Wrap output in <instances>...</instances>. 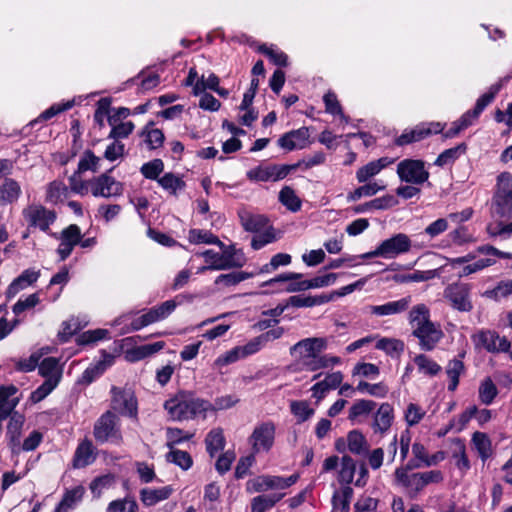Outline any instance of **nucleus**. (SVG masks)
I'll return each mask as SVG.
<instances>
[{
  "instance_id": "nucleus-9",
  "label": "nucleus",
  "mask_w": 512,
  "mask_h": 512,
  "mask_svg": "<svg viewBox=\"0 0 512 512\" xmlns=\"http://www.w3.org/2000/svg\"><path fill=\"white\" fill-rule=\"evenodd\" d=\"M22 216L27 223L28 229L35 228L48 233L50 226L56 221L57 215L54 210L48 209L41 204H30L22 210Z\"/></svg>"
},
{
  "instance_id": "nucleus-32",
  "label": "nucleus",
  "mask_w": 512,
  "mask_h": 512,
  "mask_svg": "<svg viewBox=\"0 0 512 512\" xmlns=\"http://www.w3.org/2000/svg\"><path fill=\"white\" fill-rule=\"evenodd\" d=\"M95 460L94 448L89 440L82 441L74 454L73 466L75 468H83L91 464Z\"/></svg>"
},
{
  "instance_id": "nucleus-38",
  "label": "nucleus",
  "mask_w": 512,
  "mask_h": 512,
  "mask_svg": "<svg viewBox=\"0 0 512 512\" xmlns=\"http://www.w3.org/2000/svg\"><path fill=\"white\" fill-rule=\"evenodd\" d=\"M285 496L284 493L262 494L251 501V512H265Z\"/></svg>"
},
{
  "instance_id": "nucleus-21",
  "label": "nucleus",
  "mask_w": 512,
  "mask_h": 512,
  "mask_svg": "<svg viewBox=\"0 0 512 512\" xmlns=\"http://www.w3.org/2000/svg\"><path fill=\"white\" fill-rule=\"evenodd\" d=\"M411 304V297L406 296L396 301L387 302L381 305H372L369 307V312L372 315L383 317L401 314L406 311Z\"/></svg>"
},
{
  "instance_id": "nucleus-39",
  "label": "nucleus",
  "mask_w": 512,
  "mask_h": 512,
  "mask_svg": "<svg viewBox=\"0 0 512 512\" xmlns=\"http://www.w3.org/2000/svg\"><path fill=\"white\" fill-rule=\"evenodd\" d=\"M413 361L419 373L425 376L434 377L442 370V367L436 361L425 354L416 355Z\"/></svg>"
},
{
  "instance_id": "nucleus-33",
  "label": "nucleus",
  "mask_w": 512,
  "mask_h": 512,
  "mask_svg": "<svg viewBox=\"0 0 512 512\" xmlns=\"http://www.w3.org/2000/svg\"><path fill=\"white\" fill-rule=\"evenodd\" d=\"M511 79V76H505L500 78L496 83L491 85L487 92L481 95L475 104L474 109L476 113H482L483 110L494 100L495 96L502 89L504 85H506Z\"/></svg>"
},
{
  "instance_id": "nucleus-64",
  "label": "nucleus",
  "mask_w": 512,
  "mask_h": 512,
  "mask_svg": "<svg viewBox=\"0 0 512 512\" xmlns=\"http://www.w3.org/2000/svg\"><path fill=\"white\" fill-rule=\"evenodd\" d=\"M252 276V273L247 272H232L228 274H221L215 279V284L223 285L225 287L235 286L238 283L251 278Z\"/></svg>"
},
{
  "instance_id": "nucleus-16",
  "label": "nucleus",
  "mask_w": 512,
  "mask_h": 512,
  "mask_svg": "<svg viewBox=\"0 0 512 512\" xmlns=\"http://www.w3.org/2000/svg\"><path fill=\"white\" fill-rule=\"evenodd\" d=\"M412 335L418 339L419 346L424 351L434 350L444 337L440 325L434 322L413 330Z\"/></svg>"
},
{
  "instance_id": "nucleus-6",
  "label": "nucleus",
  "mask_w": 512,
  "mask_h": 512,
  "mask_svg": "<svg viewBox=\"0 0 512 512\" xmlns=\"http://www.w3.org/2000/svg\"><path fill=\"white\" fill-rule=\"evenodd\" d=\"M328 346L324 337H309L298 341L290 348V354L308 370V363L313 362L317 355Z\"/></svg>"
},
{
  "instance_id": "nucleus-23",
  "label": "nucleus",
  "mask_w": 512,
  "mask_h": 512,
  "mask_svg": "<svg viewBox=\"0 0 512 512\" xmlns=\"http://www.w3.org/2000/svg\"><path fill=\"white\" fill-rule=\"evenodd\" d=\"M393 162L394 160L388 157H382L371 161L356 171V179L360 183H365L378 175L384 168L391 165Z\"/></svg>"
},
{
  "instance_id": "nucleus-25",
  "label": "nucleus",
  "mask_w": 512,
  "mask_h": 512,
  "mask_svg": "<svg viewBox=\"0 0 512 512\" xmlns=\"http://www.w3.org/2000/svg\"><path fill=\"white\" fill-rule=\"evenodd\" d=\"M18 389L14 385L0 387V422L7 418L19 402Z\"/></svg>"
},
{
  "instance_id": "nucleus-3",
  "label": "nucleus",
  "mask_w": 512,
  "mask_h": 512,
  "mask_svg": "<svg viewBox=\"0 0 512 512\" xmlns=\"http://www.w3.org/2000/svg\"><path fill=\"white\" fill-rule=\"evenodd\" d=\"M491 213L495 221L504 222L512 217V174L509 172H502L497 177Z\"/></svg>"
},
{
  "instance_id": "nucleus-41",
  "label": "nucleus",
  "mask_w": 512,
  "mask_h": 512,
  "mask_svg": "<svg viewBox=\"0 0 512 512\" xmlns=\"http://www.w3.org/2000/svg\"><path fill=\"white\" fill-rule=\"evenodd\" d=\"M465 366L460 358H454L448 362L445 371L449 379L448 390L454 392L459 384V378L464 372Z\"/></svg>"
},
{
  "instance_id": "nucleus-28",
  "label": "nucleus",
  "mask_w": 512,
  "mask_h": 512,
  "mask_svg": "<svg viewBox=\"0 0 512 512\" xmlns=\"http://www.w3.org/2000/svg\"><path fill=\"white\" fill-rule=\"evenodd\" d=\"M376 402L368 399L356 400L349 409L348 419L353 423L362 422L376 407Z\"/></svg>"
},
{
  "instance_id": "nucleus-22",
  "label": "nucleus",
  "mask_w": 512,
  "mask_h": 512,
  "mask_svg": "<svg viewBox=\"0 0 512 512\" xmlns=\"http://www.w3.org/2000/svg\"><path fill=\"white\" fill-rule=\"evenodd\" d=\"M174 492L171 485L159 488H143L139 492L141 503L146 507H152L156 504L167 500Z\"/></svg>"
},
{
  "instance_id": "nucleus-15",
  "label": "nucleus",
  "mask_w": 512,
  "mask_h": 512,
  "mask_svg": "<svg viewBox=\"0 0 512 512\" xmlns=\"http://www.w3.org/2000/svg\"><path fill=\"white\" fill-rule=\"evenodd\" d=\"M444 298L458 311L469 312L473 308L468 284L457 282L448 285L444 290Z\"/></svg>"
},
{
  "instance_id": "nucleus-34",
  "label": "nucleus",
  "mask_w": 512,
  "mask_h": 512,
  "mask_svg": "<svg viewBox=\"0 0 512 512\" xmlns=\"http://www.w3.org/2000/svg\"><path fill=\"white\" fill-rule=\"evenodd\" d=\"M240 222L246 231L258 233L264 230L267 226L268 220L265 216L260 214H252L250 212H241L239 214Z\"/></svg>"
},
{
  "instance_id": "nucleus-60",
  "label": "nucleus",
  "mask_w": 512,
  "mask_h": 512,
  "mask_svg": "<svg viewBox=\"0 0 512 512\" xmlns=\"http://www.w3.org/2000/svg\"><path fill=\"white\" fill-rule=\"evenodd\" d=\"M206 263V268L209 270H227L228 264L223 261L221 252H216L212 249L205 250L200 254Z\"/></svg>"
},
{
  "instance_id": "nucleus-14",
  "label": "nucleus",
  "mask_w": 512,
  "mask_h": 512,
  "mask_svg": "<svg viewBox=\"0 0 512 512\" xmlns=\"http://www.w3.org/2000/svg\"><path fill=\"white\" fill-rule=\"evenodd\" d=\"M90 185L92 186V195L94 197L113 198L121 196L124 192L123 183L108 173L91 178Z\"/></svg>"
},
{
  "instance_id": "nucleus-50",
  "label": "nucleus",
  "mask_w": 512,
  "mask_h": 512,
  "mask_svg": "<svg viewBox=\"0 0 512 512\" xmlns=\"http://www.w3.org/2000/svg\"><path fill=\"white\" fill-rule=\"evenodd\" d=\"M138 510V503L133 496L115 499L106 508V512H138Z\"/></svg>"
},
{
  "instance_id": "nucleus-42",
  "label": "nucleus",
  "mask_w": 512,
  "mask_h": 512,
  "mask_svg": "<svg viewBox=\"0 0 512 512\" xmlns=\"http://www.w3.org/2000/svg\"><path fill=\"white\" fill-rule=\"evenodd\" d=\"M352 497L353 489L350 486L336 490L332 497L333 509L337 512H349Z\"/></svg>"
},
{
  "instance_id": "nucleus-10",
  "label": "nucleus",
  "mask_w": 512,
  "mask_h": 512,
  "mask_svg": "<svg viewBox=\"0 0 512 512\" xmlns=\"http://www.w3.org/2000/svg\"><path fill=\"white\" fill-rule=\"evenodd\" d=\"M397 175L402 182L421 185L428 181L430 173L420 159H404L397 164Z\"/></svg>"
},
{
  "instance_id": "nucleus-8",
  "label": "nucleus",
  "mask_w": 512,
  "mask_h": 512,
  "mask_svg": "<svg viewBox=\"0 0 512 512\" xmlns=\"http://www.w3.org/2000/svg\"><path fill=\"white\" fill-rule=\"evenodd\" d=\"M275 434L276 427L272 421L258 423L248 437L252 454L268 453L274 445Z\"/></svg>"
},
{
  "instance_id": "nucleus-47",
  "label": "nucleus",
  "mask_w": 512,
  "mask_h": 512,
  "mask_svg": "<svg viewBox=\"0 0 512 512\" xmlns=\"http://www.w3.org/2000/svg\"><path fill=\"white\" fill-rule=\"evenodd\" d=\"M440 270L441 269H433L426 271L415 270L414 272L409 274L396 275L394 277V280L398 283L424 282L438 277L440 275Z\"/></svg>"
},
{
  "instance_id": "nucleus-45",
  "label": "nucleus",
  "mask_w": 512,
  "mask_h": 512,
  "mask_svg": "<svg viewBox=\"0 0 512 512\" xmlns=\"http://www.w3.org/2000/svg\"><path fill=\"white\" fill-rule=\"evenodd\" d=\"M220 249L223 261L229 265L228 269L240 268L245 264L246 259L243 252L236 249L234 245L226 246L224 244V247Z\"/></svg>"
},
{
  "instance_id": "nucleus-12",
  "label": "nucleus",
  "mask_w": 512,
  "mask_h": 512,
  "mask_svg": "<svg viewBox=\"0 0 512 512\" xmlns=\"http://www.w3.org/2000/svg\"><path fill=\"white\" fill-rule=\"evenodd\" d=\"M300 167V164L291 165H260L253 169H250L246 176L251 181L256 182H268V181H279L284 179L290 172Z\"/></svg>"
},
{
  "instance_id": "nucleus-13",
  "label": "nucleus",
  "mask_w": 512,
  "mask_h": 512,
  "mask_svg": "<svg viewBox=\"0 0 512 512\" xmlns=\"http://www.w3.org/2000/svg\"><path fill=\"white\" fill-rule=\"evenodd\" d=\"M111 408L120 415L135 418L138 412L137 399L129 388H111Z\"/></svg>"
},
{
  "instance_id": "nucleus-51",
  "label": "nucleus",
  "mask_w": 512,
  "mask_h": 512,
  "mask_svg": "<svg viewBox=\"0 0 512 512\" xmlns=\"http://www.w3.org/2000/svg\"><path fill=\"white\" fill-rule=\"evenodd\" d=\"M356 473V463L350 456L341 458L340 470L338 471V481L348 486L353 482Z\"/></svg>"
},
{
  "instance_id": "nucleus-53",
  "label": "nucleus",
  "mask_w": 512,
  "mask_h": 512,
  "mask_svg": "<svg viewBox=\"0 0 512 512\" xmlns=\"http://www.w3.org/2000/svg\"><path fill=\"white\" fill-rule=\"evenodd\" d=\"M188 239L191 243L199 244H215L219 246V248L224 247V243L219 240V238L213 235L211 232L201 229H191L189 231Z\"/></svg>"
},
{
  "instance_id": "nucleus-24",
  "label": "nucleus",
  "mask_w": 512,
  "mask_h": 512,
  "mask_svg": "<svg viewBox=\"0 0 512 512\" xmlns=\"http://www.w3.org/2000/svg\"><path fill=\"white\" fill-rule=\"evenodd\" d=\"M394 420V410L389 403H382L376 411L373 419V430L375 433L387 432Z\"/></svg>"
},
{
  "instance_id": "nucleus-20",
  "label": "nucleus",
  "mask_w": 512,
  "mask_h": 512,
  "mask_svg": "<svg viewBox=\"0 0 512 512\" xmlns=\"http://www.w3.org/2000/svg\"><path fill=\"white\" fill-rule=\"evenodd\" d=\"M40 277V271L30 268L24 270L8 286L5 295L7 299L14 298L19 292L33 285Z\"/></svg>"
},
{
  "instance_id": "nucleus-5",
  "label": "nucleus",
  "mask_w": 512,
  "mask_h": 512,
  "mask_svg": "<svg viewBox=\"0 0 512 512\" xmlns=\"http://www.w3.org/2000/svg\"><path fill=\"white\" fill-rule=\"evenodd\" d=\"M93 435L98 443L112 442L120 444L123 437L120 430V420L116 413L106 411L102 414L94 424Z\"/></svg>"
},
{
  "instance_id": "nucleus-18",
  "label": "nucleus",
  "mask_w": 512,
  "mask_h": 512,
  "mask_svg": "<svg viewBox=\"0 0 512 512\" xmlns=\"http://www.w3.org/2000/svg\"><path fill=\"white\" fill-rule=\"evenodd\" d=\"M473 340L477 346H480L488 352H507L511 347V343L505 338L500 337L492 331H479L473 336Z\"/></svg>"
},
{
  "instance_id": "nucleus-26",
  "label": "nucleus",
  "mask_w": 512,
  "mask_h": 512,
  "mask_svg": "<svg viewBox=\"0 0 512 512\" xmlns=\"http://www.w3.org/2000/svg\"><path fill=\"white\" fill-rule=\"evenodd\" d=\"M22 194L20 184L13 178H5L0 184V206H6L18 201Z\"/></svg>"
},
{
  "instance_id": "nucleus-7",
  "label": "nucleus",
  "mask_w": 512,
  "mask_h": 512,
  "mask_svg": "<svg viewBox=\"0 0 512 512\" xmlns=\"http://www.w3.org/2000/svg\"><path fill=\"white\" fill-rule=\"evenodd\" d=\"M299 479V474H292L289 477L276 475H259L246 483V490L249 493H261L268 490H283L294 485Z\"/></svg>"
},
{
  "instance_id": "nucleus-17",
  "label": "nucleus",
  "mask_w": 512,
  "mask_h": 512,
  "mask_svg": "<svg viewBox=\"0 0 512 512\" xmlns=\"http://www.w3.org/2000/svg\"><path fill=\"white\" fill-rule=\"evenodd\" d=\"M51 236L60 240L57 253L60 256V260L64 261L70 256L74 247L80 243L81 230L76 224H71L61 232L60 236H57L55 233L51 234Z\"/></svg>"
},
{
  "instance_id": "nucleus-27",
  "label": "nucleus",
  "mask_w": 512,
  "mask_h": 512,
  "mask_svg": "<svg viewBox=\"0 0 512 512\" xmlns=\"http://www.w3.org/2000/svg\"><path fill=\"white\" fill-rule=\"evenodd\" d=\"M302 277L303 275L301 273L286 272L266 281L263 285L268 286L274 283L289 282L285 290L290 293L299 292L308 289L306 280L294 282V280L301 279Z\"/></svg>"
},
{
  "instance_id": "nucleus-11",
  "label": "nucleus",
  "mask_w": 512,
  "mask_h": 512,
  "mask_svg": "<svg viewBox=\"0 0 512 512\" xmlns=\"http://www.w3.org/2000/svg\"><path fill=\"white\" fill-rule=\"evenodd\" d=\"M178 303L175 299L167 300L160 305L146 310L142 315L131 321V330L138 331L150 324L162 321L171 315L176 309Z\"/></svg>"
},
{
  "instance_id": "nucleus-36",
  "label": "nucleus",
  "mask_w": 512,
  "mask_h": 512,
  "mask_svg": "<svg viewBox=\"0 0 512 512\" xmlns=\"http://www.w3.org/2000/svg\"><path fill=\"white\" fill-rule=\"evenodd\" d=\"M84 492L85 490L82 486L68 490L56 507L55 512H69L72 510L82 500Z\"/></svg>"
},
{
  "instance_id": "nucleus-2",
  "label": "nucleus",
  "mask_w": 512,
  "mask_h": 512,
  "mask_svg": "<svg viewBox=\"0 0 512 512\" xmlns=\"http://www.w3.org/2000/svg\"><path fill=\"white\" fill-rule=\"evenodd\" d=\"M442 480L443 474L439 470L413 472L411 467L406 465L396 468L393 483L408 497L414 499L427 485Z\"/></svg>"
},
{
  "instance_id": "nucleus-59",
  "label": "nucleus",
  "mask_w": 512,
  "mask_h": 512,
  "mask_svg": "<svg viewBox=\"0 0 512 512\" xmlns=\"http://www.w3.org/2000/svg\"><path fill=\"white\" fill-rule=\"evenodd\" d=\"M476 418L480 425H483L491 420L492 413L488 409L479 410L475 405L469 406L461 414V420L463 423L468 422L470 419Z\"/></svg>"
},
{
  "instance_id": "nucleus-63",
  "label": "nucleus",
  "mask_w": 512,
  "mask_h": 512,
  "mask_svg": "<svg viewBox=\"0 0 512 512\" xmlns=\"http://www.w3.org/2000/svg\"><path fill=\"white\" fill-rule=\"evenodd\" d=\"M323 101L325 104V110L327 113L332 115H338L340 116L341 120L345 123H348V117H346L342 111V107L337 99V96L333 92H327L324 97Z\"/></svg>"
},
{
  "instance_id": "nucleus-62",
  "label": "nucleus",
  "mask_w": 512,
  "mask_h": 512,
  "mask_svg": "<svg viewBox=\"0 0 512 512\" xmlns=\"http://www.w3.org/2000/svg\"><path fill=\"white\" fill-rule=\"evenodd\" d=\"M341 363V359L337 356L319 353L313 362L308 363V371H317L320 369L334 367Z\"/></svg>"
},
{
  "instance_id": "nucleus-52",
  "label": "nucleus",
  "mask_w": 512,
  "mask_h": 512,
  "mask_svg": "<svg viewBox=\"0 0 512 512\" xmlns=\"http://www.w3.org/2000/svg\"><path fill=\"white\" fill-rule=\"evenodd\" d=\"M498 395V389L491 378L481 381L478 389V397L482 404L491 405Z\"/></svg>"
},
{
  "instance_id": "nucleus-29",
  "label": "nucleus",
  "mask_w": 512,
  "mask_h": 512,
  "mask_svg": "<svg viewBox=\"0 0 512 512\" xmlns=\"http://www.w3.org/2000/svg\"><path fill=\"white\" fill-rule=\"evenodd\" d=\"M39 374L47 381L60 382L62 377V368L59 364L58 359L54 357L45 358L38 365Z\"/></svg>"
},
{
  "instance_id": "nucleus-58",
  "label": "nucleus",
  "mask_w": 512,
  "mask_h": 512,
  "mask_svg": "<svg viewBox=\"0 0 512 512\" xmlns=\"http://www.w3.org/2000/svg\"><path fill=\"white\" fill-rule=\"evenodd\" d=\"M385 185H379L376 182L367 183L363 186L356 188L350 192L347 196L348 201H358L362 197H371L377 194L379 191L384 190Z\"/></svg>"
},
{
  "instance_id": "nucleus-57",
  "label": "nucleus",
  "mask_w": 512,
  "mask_h": 512,
  "mask_svg": "<svg viewBox=\"0 0 512 512\" xmlns=\"http://www.w3.org/2000/svg\"><path fill=\"white\" fill-rule=\"evenodd\" d=\"M356 390L376 398H385L389 392L388 386L383 382L371 384L366 381H360L356 386Z\"/></svg>"
},
{
  "instance_id": "nucleus-40",
  "label": "nucleus",
  "mask_w": 512,
  "mask_h": 512,
  "mask_svg": "<svg viewBox=\"0 0 512 512\" xmlns=\"http://www.w3.org/2000/svg\"><path fill=\"white\" fill-rule=\"evenodd\" d=\"M347 446L349 451L355 455H365L369 450V444L365 436L358 430H352L348 433Z\"/></svg>"
},
{
  "instance_id": "nucleus-37",
  "label": "nucleus",
  "mask_w": 512,
  "mask_h": 512,
  "mask_svg": "<svg viewBox=\"0 0 512 512\" xmlns=\"http://www.w3.org/2000/svg\"><path fill=\"white\" fill-rule=\"evenodd\" d=\"M158 184L173 196H177L186 187V183L182 177L171 172L165 173L162 177H160L158 179Z\"/></svg>"
},
{
  "instance_id": "nucleus-61",
  "label": "nucleus",
  "mask_w": 512,
  "mask_h": 512,
  "mask_svg": "<svg viewBox=\"0 0 512 512\" xmlns=\"http://www.w3.org/2000/svg\"><path fill=\"white\" fill-rule=\"evenodd\" d=\"M115 484V476L113 474H105L95 478L90 484V490L93 495L99 498L105 490H108Z\"/></svg>"
},
{
  "instance_id": "nucleus-56",
  "label": "nucleus",
  "mask_w": 512,
  "mask_h": 512,
  "mask_svg": "<svg viewBox=\"0 0 512 512\" xmlns=\"http://www.w3.org/2000/svg\"><path fill=\"white\" fill-rule=\"evenodd\" d=\"M279 201L292 212H297L301 209L300 198L296 195L295 191L289 186H284L280 190Z\"/></svg>"
},
{
  "instance_id": "nucleus-30",
  "label": "nucleus",
  "mask_w": 512,
  "mask_h": 512,
  "mask_svg": "<svg viewBox=\"0 0 512 512\" xmlns=\"http://www.w3.org/2000/svg\"><path fill=\"white\" fill-rule=\"evenodd\" d=\"M408 322L412 331L430 324V309L427 305L420 303L414 305L408 313Z\"/></svg>"
},
{
  "instance_id": "nucleus-19",
  "label": "nucleus",
  "mask_w": 512,
  "mask_h": 512,
  "mask_svg": "<svg viewBox=\"0 0 512 512\" xmlns=\"http://www.w3.org/2000/svg\"><path fill=\"white\" fill-rule=\"evenodd\" d=\"M309 137V129L307 127H301L283 134L278 139V145L286 151L303 149L308 145Z\"/></svg>"
},
{
  "instance_id": "nucleus-46",
  "label": "nucleus",
  "mask_w": 512,
  "mask_h": 512,
  "mask_svg": "<svg viewBox=\"0 0 512 512\" xmlns=\"http://www.w3.org/2000/svg\"><path fill=\"white\" fill-rule=\"evenodd\" d=\"M467 145L461 143L455 147L444 150L435 160L434 165L444 167L453 164L461 155L465 154Z\"/></svg>"
},
{
  "instance_id": "nucleus-55",
  "label": "nucleus",
  "mask_w": 512,
  "mask_h": 512,
  "mask_svg": "<svg viewBox=\"0 0 512 512\" xmlns=\"http://www.w3.org/2000/svg\"><path fill=\"white\" fill-rule=\"evenodd\" d=\"M108 122L112 126L109 134V138L112 139L127 138L134 130V124L131 121L117 123L115 116H110Z\"/></svg>"
},
{
  "instance_id": "nucleus-35",
  "label": "nucleus",
  "mask_w": 512,
  "mask_h": 512,
  "mask_svg": "<svg viewBox=\"0 0 512 512\" xmlns=\"http://www.w3.org/2000/svg\"><path fill=\"white\" fill-rule=\"evenodd\" d=\"M432 129L425 127L424 125H418L411 130H405L399 137L396 138L395 143L398 146H404L423 140L427 136L431 135Z\"/></svg>"
},
{
  "instance_id": "nucleus-31",
  "label": "nucleus",
  "mask_w": 512,
  "mask_h": 512,
  "mask_svg": "<svg viewBox=\"0 0 512 512\" xmlns=\"http://www.w3.org/2000/svg\"><path fill=\"white\" fill-rule=\"evenodd\" d=\"M333 301L332 296H326V293L319 295H295L288 299V304L293 307H314Z\"/></svg>"
},
{
  "instance_id": "nucleus-49",
  "label": "nucleus",
  "mask_w": 512,
  "mask_h": 512,
  "mask_svg": "<svg viewBox=\"0 0 512 512\" xmlns=\"http://www.w3.org/2000/svg\"><path fill=\"white\" fill-rule=\"evenodd\" d=\"M375 347L391 357H398L403 353L405 345L402 340L384 337L376 342Z\"/></svg>"
},
{
  "instance_id": "nucleus-4",
  "label": "nucleus",
  "mask_w": 512,
  "mask_h": 512,
  "mask_svg": "<svg viewBox=\"0 0 512 512\" xmlns=\"http://www.w3.org/2000/svg\"><path fill=\"white\" fill-rule=\"evenodd\" d=\"M413 247L410 237L404 233H397L392 237L383 240L373 251L363 253L362 257L394 259L399 255L408 253ZM414 247H419L414 245Z\"/></svg>"
},
{
  "instance_id": "nucleus-54",
  "label": "nucleus",
  "mask_w": 512,
  "mask_h": 512,
  "mask_svg": "<svg viewBox=\"0 0 512 512\" xmlns=\"http://www.w3.org/2000/svg\"><path fill=\"white\" fill-rule=\"evenodd\" d=\"M495 263V260L490 258H481L472 263H466L461 265L457 272V276L459 278L467 277L471 274L482 271L483 269L492 266Z\"/></svg>"
},
{
  "instance_id": "nucleus-43",
  "label": "nucleus",
  "mask_w": 512,
  "mask_h": 512,
  "mask_svg": "<svg viewBox=\"0 0 512 512\" xmlns=\"http://www.w3.org/2000/svg\"><path fill=\"white\" fill-rule=\"evenodd\" d=\"M471 441L483 461L491 457L493 453L492 442L486 433L479 431L473 433Z\"/></svg>"
},
{
  "instance_id": "nucleus-1",
  "label": "nucleus",
  "mask_w": 512,
  "mask_h": 512,
  "mask_svg": "<svg viewBox=\"0 0 512 512\" xmlns=\"http://www.w3.org/2000/svg\"><path fill=\"white\" fill-rule=\"evenodd\" d=\"M164 408L174 421L191 420L198 417L205 419L209 413L210 402L182 391L166 400Z\"/></svg>"
},
{
  "instance_id": "nucleus-48",
  "label": "nucleus",
  "mask_w": 512,
  "mask_h": 512,
  "mask_svg": "<svg viewBox=\"0 0 512 512\" xmlns=\"http://www.w3.org/2000/svg\"><path fill=\"white\" fill-rule=\"evenodd\" d=\"M206 450L211 457L221 451L225 446V438L221 428L212 429L205 438Z\"/></svg>"
},
{
  "instance_id": "nucleus-44",
  "label": "nucleus",
  "mask_w": 512,
  "mask_h": 512,
  "mask_svg": "<svg viewBox=\"0 0 512 512\" xmlns=\"http://www.w3.org/2000/svg\"><path fill=\"white\" fill-rule=\"evenodd\" d=\"M153 122L148 123L142 130L141 136L144 142L151 150H155L163 145L165 136L162 130L153 128Z\"/></svg>"
}]
</instances>
